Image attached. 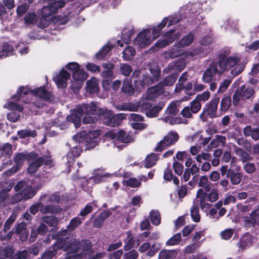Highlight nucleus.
Masks as SVG:
<instances>
[{
    "mask_svg": "<svg viewBox=\"0 0 259 259\" xmlns=\"http://www.w3.org/2000/svg\"><path fill=\"white\" fill-rule=\"evenodd\" d=\"M17 134L20 139H25L26 137L34 138L37 135L35 130L28 129L19 130L17 132Z\"/></svg>",
    "mask_w": 259,
    "mask_h": 259,
    "instance_id": "c9c22d12",
    "label": "nucleus"
},
{
    "mask_svg": "<svg viewBox=\"0 0 259 259\" xmlns=\"http://www.w3.org/2000/svg\"><path fill=\"white\" fill-rule=\"evenodd\" d=\"M113 47L110 45H105L96 54V57L98 60L103 59L109 52L112 49Z\"/></svg>",
    "mask_w": 259,
    "mask_h": 259,
    "instance_id": "c03bdc74",
    "label": "nucleus"
},
{
    "mask_svg": "<svg viewBox=\"0 0 259 259\" xmlns=\"http://www.w3.org/2000/svg\"><path fill=\"white\" fill-rule=\"evenodd\" d=\"M255 93L253 89L251 88H246L244 85L237 89L233 96V104L234 106L237 105L240 100H245L251 98Z\"/></svg>",
    "mask_w": 259,
    "mask_h": 259,
    "instance_id": "6e6552de",
    "label": "nucleus"
},
{
    "mask_svg": "<svg viewBox=\"0 0 259 259\" xmlns=\"http://www.w3.org/2000/svg\"><path fill=\"white\" fill-rule=\"evenodd\" d=\"M78 112H80L82 115L85 114L89 115H97L98 109L97 106L95 103L92 102L91 104H82L78 105L76 107Z\"/></svg>",
    "mask_w": 259,
    "mask_h": 259,
    "instance_id": "dca6fc26",
    "label": "nucleus"
},
{
    "mask_svg": "<svg viewBox=\"0 0 259 259\" xmlns=\"http://www.w3.org/2000/svg\"><path fill=\"white\" fill-rule=\"evenodd\" d=\"M172 167L175 174L178 176H181L183 174L184 170V166L178 161H175L173 163Z\"/></svg>",
    "mask_w": 259,
    "mask_h": 259,
    "instance_id": "338daca9",
    "label": "nucleus"
},
{
    "mask_svg": "<svg viewBox=\"0 0 259 259\" xmlns=\"http://www.w3.org/2000/svg\"><path fill=\"white\" fill-rule=\"evenodd\" d=\"M154 81V79L152 77L147 74H143L142 79L136 80L135 81V86L139 85L141 88H144L145 86H148L151 84Z\"/></svg>",
    "mask_w": 259,
    "mask_h": 259,
    "instance_id": "c85d7f7f",
    "label": "nucleus"
},
{
    "mask_svg": "<svg viewBox=\"0 0 259 259\" xmlns=\"http://www.w3.org/2000/svg\"><path fill=\"white\" fill-rule=\"evenodd\" d=\"M108 137L112 140H115L118 142L123 143H130L134 141V139L130 134L123 130L117 131L115 130H112L106 133Z\"/></svg>",
    "mask_w": 259,
    "mask_h": 259,
    "instance_id": "9d476101",
    "label": "nucleus"
},
{
    "mask_svg": "<svg viewBox=\"0 0 259 259\" xmlns=\"http://www.w3.org/2000/svg\"><path fill=\"white\" fill-rule=\"evenodd\" d=\"M25 159L28 162H31L28 165L27 171L29 174H34L39 167L43 164L50 165L53 160L50 155H44L38 157V153L34 151L25 153Z\"/></svg>",
    "mask_w": 259,
    "mask_h": 259,
    "instance_id": "f03ea898",
    "label": "nucleus"
},
{
    "mask_svg": "<svg viewBox=\"0 0 259 259\" xmlns=\"http://www.w3.org/2000/svg\"><path fill=\"white\" fill-rule=\"evenodd\" d=\"M158 249V248L156 247L155 244L151 246L150 244L148 242L143 243L139 248V251L141 253H144L148 250L146 255L149 257L154 256Z\"/></svg>",
    "mask_w": 259,
    "mask_h": 259,
    "instance_id": "aec40b11",
    "label": "nucleus"
},
{
    "mask_svg": "<svg viewBox=\"0 0 259 259\" xmlns=\"http://www.w3.org/2000/svg\"><path fill=\"white\" fill-rule=\"evenodd\" d=\"M168 22L167 24V26L169 27L173 24L172 20H168L167 17H165L163 19L161 22L158 25L153 27L152 29V33L155 36H158L161 32L162 29L165 26L167 23Z\"/></svg>",
    "mask_w": 259,
    "mask_h": 259,
    "instance_id": "393cba45",
    "label": "nucleus"
},
{
    "mask_svg": "<svg viewBox=\"0 0 259 259\" xmlns=\"http://www.w3.org/2000/svg\"><path fill=\"white\" fill-rule=\"evenodd\" d=\"M48 6H44L41 10L40 16L44 18H48L50 16L57 12L58 9L64 7L65 1L63 0H48Z\"/></svg>",
    "mask_w": 259,
    "mask_h": 259,
    "instance_id": "7ed1b4c3",
    "label": "nucleus"
},
{
    "mask_svg": "<svg viewBox=\"0 0 259 259\" xmlns=\"http://www.w3.org/2000/svg\"><path fill=\"white\" fill-rule=\"evenodd\" d=\"M62 249L57 238L56 241L41 255L42 259H52L61 253Z\"/></svg>",
    "mask_w": 259,
    "mask_h": 259,
    "instance_id": "4468645a",
    "label": "nucleus"
},
{
    "mask_svg": "<svg viewBox=\"0 0 259 259\" xmlns=\"http://www.w3.org/2000/svg\"><path fill=\"white\" fill-rule=\"evenodd\" d=\"M181 240V234L180 233H178L173 235L170 239L166 242L167 245H175L178 244Z\"/></svg>",
    "mask_w": 259,
    "mask_h": 259,
    "instance_id": "864d4df0",
    "label": "nucleus"
},
{
    "mask_svg": "<svg viewBox=\"0 0 259 259\" xmlns=\"http://www.w3.org/2000/svg\"><path fill=\"white\" fill-rule=\"evenodd\" d=\"M62 251L76 253L79 250V239L65 237L58 238Z\"/></svg>",
    "mask_w": 259,
    "mask_h": 259,
    "instance_id": "39448f33",
    "label": "nucleus"
},
{
    "mask_svg": "<svg viewBox=\"0 0 259 259\" xmlns=\"http://www.w3.org/2000/svg\"><path fill=\"white\" fill-rule=\"evenodd\" d=\"M179 139V136L177 132H168L163 139L157 143L154 150L156 152H161L167 147L175 145Z\"/></svg>",
    "mask_w": 259,
    "mask_h": 259,
    "instance_id": "423d86ee",
    "label": "nucleus"
},
{
    "mask_svg": "<svg viewBox=\"0 0 259 259\" xmlns=\"http://www.w3.org/2000/svg\"><path fill=\"white\" fill-rule=\"evenodd\" d=\"M31 91L32 90H30L28 87H20L18 89L17 93L14 95L12 98L13 100L19 101L22 95H28L30 93H31Z\"/></svg>",
    "mask_w": 259,
    "mask_h": 259,
    "instance_id": "2f4dec72",
    "label": "nucleus"
},
{
    "mask_svg": "<svg viewBox=\"0 0 259 259\" xmlns=\"http://www.w3.org/2000/svg\"><path fill=\"white\" fill-rule=\"evenodd\" d=\"M210 97V93L208 91H205L200 94H198L196 97L195 100L197 102L201 103V102H204L207 101Z\"/></svg>",
    "mask_w": 259,
    "mask_h": 259,
    "instance_id": "e2e57ef3",
    "label": "nucleus"
},
{
    "mask_svg": "<svg viewBox=\"0 0 259 259\" xmlns=\"http://www.w3.org/2000/svg\"><path fill=\"white\" fill-rule=\"evenodd\" d=\"M149 33V31L148 30H144L140 32L134 40V45L141 48L149 45L150 44L149 39L148 38Z\"/></svg>",
    "mask_w": 259,
    "mask_h": 259,
    "instance_id": "f3484780",
    "label": "nucleus"
},
{
    "mask_svg": "<svg viewBox=\"0 0 259 259\" xmlns=\"http://www.w3.org/2000/svg\"><path fill=\"white\" fill-rule=\"evenodd\" d=\"M164 92L163 88L158 83L154 87L149 88L147 90V98L148 100H154L160 95L163 94Z\"/></svg>",
    "mask_w": 259,
    "mask_h": 259,
    "instance_id": "6ab92c4d",
    "label": "nucleus"
},
{
    "mask_svg": "<svg viewBox=\"0 0 259 259\" xmlns=\"http://www.w3.org/2000/svg\"><path fill=\"white\" fill-rule=\"evenodd\" d=\"M15 219L16 217L12 214L6 220L3 228V231L4 233H6L8 230H10L12 224L15 220Z\"/></svg>",
    "mask_w": 259,
    "mask_h": 259,
    "instance_id": "680f3d73",
    "label": "nucleus"
},
{
    "mask_svg": "<svg viewBox=\"0 0 259 259\" xmlns=\"http://www.w3.org/2000/svg\"><path fill=\"white\" fill-rule=\"evenodd\" d=\"M219 101V97L217 96H214L209 102L206 104L203 109V113L201 114L200 116H202L203 114L205 113L210 118L216 117Z\"/></svg>",
    "mask_w": 259,
    "mask_h": 259,
    "instance_id": "9b49d317",
    "label": "nucleus"
},
{
    "mask_svg": "<svg viewBox=\"0 0 259 259\" xmlns=\"http://www.w3.org/2000/svg\"><path fill=\"white\" fill-rule=\"evenodd\" d=\"M232 100L230 96H225L220 103V110L223 113L227 112L231 106Z\"/></svg>",
    "mask_w": 259,
    "mask_h": 259,
    "instance_id": "c756f323",
    "label": "nucleus"
},
{
    "mask_svg": "<svg viewBox=\"0 0 259 259\" xmlns=\"http://www.w3.org/2000/svg\"><path fill=\"white\" fill-rule=\"evenodd\" d=\"M95 132H90L86 135L85 132H81L73 136L74 140L79 143L85 141L86 144V150H91L95 148L98 144V142L96 140Z\"/></svg>",
    "mask_w": 259,
    "mask_h": 259,
    "instance_id": "0eeeda50",
    "label": "nucleus"
},
{
    "mask_svg": "<svg viewBox=\"0 0 259 259\" xmlns=\"http://www.w3.org/2000/svg\"><path fill=\"white\" fill-rule=\"evenodd\" d=\"M158 159V157L156 154L151 153L148 155L145 158L144 162V167L147 168H150L154 166L156 161Z\"/></svg>",
    "mask_w": 259,
    "mask_h": 259,
    "instance_id": "cd10ccee",
    "label": "nucleus"
},
{
    "mask_svg": "<svg viewBox=\"0 0 259 259\" xmlns=\"http://www.w3.org/2000/svg\"><path fill=\"white\" fill-rule=\"evenodd\" d=\"M228 55L229 53L227 51H222L218 55V61L212 62L209 64L202 75V80L204 82L209 83L212 81L213 75H222L239 62V57H228Z\"/></svg>",
    "mask_w": 259,
    "mask_h": 259,
    "instance_id": "f257e3e1",
    "label": "nucleus"
},
{
    "mask_svg": "<svg viewBox=\"0 0 259 259\" xmlns=\"http://www.w3.org/2000/svg\"><path fill=\"white\" fill-rule=\"evenodd\" d=\"M88 77V74L84 71L83 69L80 68L76 72H73L72 74L73 78L82 83L87 79Z\"/></svg>",
    "mask_w": 259,
    "mask_h": 259,
    "instance_id": "58836bf2",
    "label": "nucleus"
},
{
    "mask_svg": "<svg viewBox=\"0 0 259 259\" xmlns=\"http://www.w3.org/2000/svg\"><path fill=\"white\" fill-rule=\"evenodd\" d=\"M26 232V224L22 222L20 223H19L17 226L15 228V230L14 232L13 231H10L6 235V237H4L5 239L10 240L13 234V233H15V234L17 235H20L21 234H24Z\"/></svg>",
    "mask_w": 259,
    "mask_h": 259,
    "instance_id": "a878e982",
    "label": "nucleus"
},
{
    "mask_svg": "<svg viewBox=\"0 0 259 259\" xmlns=\"http://www.w3.org/2000/svg\"><path fill=\"white\" fill-rule=\"evenodd\" d=\"M120 70L121 73L126 76H129L132 72V67L126 63L120 64Z\"/></svg>",
    "mask_w": 259,
    "mask_h": 259,
    "instance_id": "4d7b16f0",
    "label": "nucleus"
},
{
    "mask_svg": "<svg viewBox=\"0 0 259 259\" xmlns=\"http://www.w3.org/2000/svg\"><path fill=\"white\" fill-rule=\"evenodd\" d=\"M126 115L124 113L112 114L110 117V119L107 120L106 125L113 127L118 126L121 121L126 118Z\"/></svg>",
    "mask_w": 259,
    "mask_h": 259,
    "instance_id": "4be33fe9",
    "label": "nucleus"
},
{
    "mask_svg": "<svg viewBox=\"0 0 259 259\" xmlns=\"http://www.w3.org/2000/svg\"><path fill=\"white\" fill-rule=\"evenodd\" d=\"M240 167L235 170L232 168H228L227 165H222L220 168L221 174L222 176L226 175V177L230 179L231 183L233 185H237L240 183L242 179V173L238 172Z\"/></svg>",
    "mask_w": 259,
    "mask_h": 259,
    "instance_id": "20e7f679",
    "label": "nucleus"
},
{
    "mask_svg": "<svg viewBox=\"0 0 259 259\" xmlns=\"http://www.w3.org/2000/svg\"><path fill=\"white\" fill-rule=\"evenodd\" d=\"M149 70L151 73L152 74V78L155 81H157L160 76L161 70L160 68L157 66H153L150 68Z\"/></svg>",
    "mask_w": 259,
    "mask_h": 259,
    "instance_id": "6e6d98bb",
    "label": "nucleus"
},
{
    "mask_svg": "<svg viewBox=\"0 0 259 259\" xmlns=\"http://www.w3.org/2000/svg\"><path fill=\"white\" fill-rule=\"evenodd\" d=\"M12 146L9 143H6L1 148L2 154L3 155L10 157L12 154Z\"/></svg>",
    "mask_w": 259,
    "mask_h": 259,
    "instance_id": "5fc2aeb1",
    "label": "nucleus"
},
{
    "mask_svg": "<svg viewBox=\"0 0 259 259\" xmlns=\"http://www.w3.org/2000/svg\"><path fill=\"white\" fill-rule=\"evenodd\" d=\"M31 94L44 101H49L52 97L51 93L47 90L45 86H41L32 90Z\"/></svg>",
    "mask_w": 259,
    "mask_h": 259,
    "instance_id": "a211bd4d",
    "label": "nucleus"
},
{
    "mask_svg": "<svg viewBox=\"0 0 259 259\" xmlns=\"http://www.w3.org/2000/svg\"><path fill=\"white\" fill-rule=\"evenodd\" d=\"M82 117V114L78 112V110L76 107L73 109V113L70 115L67 116V119L69 122L74 123L75 127L77 128L80 126Z\"/></svg>",
    "mask_w": 259,
    "mask_h": 259,
    "instance_id": "412c9836",
    "label": "nucleus"
},
{
    "mask_svg": "<svg viewBox=\"0 0 259 259\" xmlns=\"http://www.w3.org/2000/svg\"><path fill=\"white\" fill-rule=\"evenodd\" d=\"M62 249L57 238L56 241L41 255L42 259H52L61 253Z\"/></svg>",
    "mask_w": 259,
    "mask_h": 259,
    "instance_id": "ddd939ff",
    "label": "nucleus"
},
{
    "mask_svg": "<svg viewBox=\"0 0 259 259\" xmlns=\"http://www.w3.org/2000/svg\"><path fill=\"white\" fill-rule=\"evenodd\" d=\"M136 51L134 48L127 46L122 52V58L125 61H131L135 56Z\"/></svg>",
    "mask_w": 259,
    "mask_h": 259,
    "instance_id": "473e14b6",
    "label": "nucleus"
},
{
    "mask_svg": "<svg viewBox=\"0 0 259 259\" xmlns=\"http://www.w3.org/2000/svg\"><path fill=\"white\" fill-rule=\"evenodd\" d=\"M87 90L91 93H94L98 91V84L96 81L88 80L87 82Z\"/></svg>",
    "mask_w": 259,
    "mask_h": 259,
    "instance_id": "0e129e2a",
    "label": "nucleus"
},
{
    "mask_svg": "<svg viewBox=\"0 0 259 259\" xmlns=\"http://www.w3.org/2000/svg\"><path fill=\"white\" fill-rule=\"evenodd\" d=\"M84 219V218H80L78 217H75L72 218L70 221L69 224L67 226V228L69 232H72L75 230L82 224Z\"/></svg>",
    "mask_w": 259,
    "mask_h": 259,
    "instance_id": "f704fd0d",
    "label": "nucleus"
},
{
    "mask_svg": "<svg viewBox=\"0 0 259 259\" xmlns=\"http://www.w3.org/2000/svg\"><path fill=\"white\" fill-rule=\"evenodd\" d=\"M244 225L246 227H254L256 224V220L254 216L245 217L244 218Z\"/></svg>",
    "mask_w": 259,
    "mask_h": 259,
    "instance_id": "052dcab7",
    "label": "nucleus"
},
{
    "mask_svg": "<svg viewBox=\"0 0 259 259\" xmlns=\"http://www.w3.org/2000/svg\"><path fill=\"white\" fill-rule=\"evenodd\" d=\"M179 76V72H175L164 77L159 83L161 87H170L174 84Z\"/></svg>",
    "mask_w": 259,
    "mask_h": 259,
    "instance_id": "b1692460",
    "label": "nucleus"
},
{
    "mask_svg": "<svg viewBox=\"0 0 259 259\" xmlns=\"http://www.w3.org/2000/svg\"><path fill=\"white\" fill-rule=\"evenodd\" d=\"M82 152L81 147L79 146H74L72 147L67 154L68 163L70 165L71 163L74 161V159L80 156Z\"/></svg>",
    "mask_w": 259,
    "mask_h": 259,
    "instance_id": "5701e85b",
    "label": "nucleus"
},
{
    "mask_svg": "<svg viewBox=\"0 0 259 259\" xmlns=\"http://www.w3.org/2000/svg\"><path fill=\"white\" fill-rule=\"evenodd\" d=\"M191 215L193 220L197 223L200 221V217L199 213V207L194 205L191 209Z\"/></svg>",
    "mask_w": 259,
    "mask_h": 259,
    "instance_id": "8fccbe9b",
    "label": "nucleus"
},
{
    "mask_svg": "<svg viewBox=\"0 0 259 259\" xmlns=\"http://www.w3.org/2000/svg\"><path fill=\"white\" fill-rule=\"evenodd\" d=\"M13 253V250L10 247H6L0 248L1 259H7L8 257H11L12 258Z\"/></svg>",
    "mask_w": 259,
    "mask_h": 259,
    "instance_id": "49530a36",
    "label": "nucleus"
},
{
    "mask_svg": "<svg viewBox=\"0 0 259 259\" xmlns=\"http://www.w3.org/2000/svg\"><path fill=\"white\" fill-rule=\"evenodd\" d=\"M121 91L123 93L131 95L134 93V88L131 79H125L123 82Z\"/></svg>",
    "mask_w": 259,
    "mask_h": 259,
    "instance_id": "a19ab883",
    "label": "nucleus"
},
{
    "mask_svg": "<svg viewBox=\"0 0 259 259\" xmlns=\"http://www.w3.org/2000/svg\"><path fill=\"white\" fill-rule=\"evenodd\" d=\"M61 208L58 206L54 205H44L42 203V206H41V208H40V211L42 213H58L60 212Z\"/></svg>",
    "mask_w": 259,
    "mask_h": 259,
    "instance_id": "7c9ffc66",
    "label": "nucleus"
},
{
    "mask_svg": "<svg viewBox=\"0 0 259 259\" xmlns=\"http://www.w3.org/2000/svg\"><path fill=\"white\" fill-rule=\"evenodd\" d=\"M180 36V33L179 32H176L175 29H170L163 34V36L165 38L157 40L154 48H156L157 50L165 48L171 44L176 40L179 39Z\"/></svg>",
    "mask_w": 259,
    "mask_h": 259,
    "instance_id": "1a4fd4ad",
    "label": "nucleus"
},
{
    "mask_svg": "<svg viewBox=\"0 0 259 259\" xmlns=\"http://www.w3.org/2000/svg\"><path fill=\"white\" fill-rule=\"evenodd\" d=\"M189 106L191 112L193 114H196L200 110L201 108V104L194 99L190 103Z\"/></svg>",
    "mask_w": 259,
    "mask_h": 259,
    "instance_id": "3c124183",
    "label": "nucleus"
},
{
    "mask_svg": "<svg viewBox=\"0 0 259 259\" xmlns=\"http://www.w3.org/2000/svg\"><path fill=\"white\" fill-rule=\"evenodd\" d=\"M42 221L50 227H55L58 223L57 218L54 216H46L43 217Z\"/></svg>",
    "mask_w": 259,
    "mask_h": 259,
    "instance_id": "09e8293b",
    "label": "nucleus"
},
{
    "mask_svg": "<svg viewBox=\"0 0 259 259\" xmlns=\"http://www.w3.org/2000/svg\"><path fill=\"white\" fill-rule=\"evenodd\" d=\"M112 114L113 112L112 111L108 110L106 108L99 109L97 113V115L103 120L104 124L105 125H106L107 120L110 119Z\"/></svg>",
    "mask_w": 259,
    "mask_h": 259,
    "instance_id": "bb28decb",
    "label": "nucleus"
},
{
    "mask_svg": "<svg viewBox=\"0 0 259 259\" xmlns=\"http://www.w3.org/2000/svg\"><path fill=\"white\" fill-rule=\"evenodd\" d=\"M62 249L57 238L56 241L41 255L42 259H52L61 253Z\"/></svg>",
    "mask_w": 259,
    "mask_h": 259,
    "instance_id": "2eb2a0df",
    "label": "nucleus"
},
{
    "mask_svg": "<svg viewBox=\"0 0 259 259\" xmlns=\"http://www.w3.org/2000/svg\"><path fill=\"white\" fill-rule=\"evenodd\" d=\"M79 249H81L83 252L88 251L91 250L92 251V244L90 240L88 239H82L79 240Z\"/></svg>",
    "mask_w": 259,
    "mask_h": 259,
    "instance_id": "de8ad7c7",
    "label": "nucleus"
},
{
    "mask_svg": "<svg viewBox=\"0 0 259 259\" xmlns=\"http://www.w3.org/2000/svg\"><path fill=\"white\" fill-rule=\"evenodd\" d=\"M24 195V200H27L32 198L35 195V191L31 187H29L21 191Z\"/></svg>",
    "mask_w": 259,
    "mask_h": 259,
    "instance_id": "13d9d810",
    "label": "nucleus"
},
{
    "mask_svg": "<svg viewBox=\"0 0 259 259\" xmlns=\"http://www.w3.org/2000/svg\"><path fill=\"white\" fill-rule=\"evenodd\" d=\"M122 184L123 185L133 188H139L141 186L140 181H138L136 178H130L123 180Z\"/></svg>",
    "mask_w": 259,
    "mask_h": 259,
    "instance_id": "79ce46f5",
    "label": "nucleus"
},
{
    "mask_svg": "<svg viewBox=\"0 0 259 259\" xmlns=\"http://www.w3.org/2000/svg\"><path fill=\"white\" fill-rule=\"evenodd\" d=\"M164 106V104L163 103H159L153 107L150 103L148 102L142 103L141 105V108L145 110L146 116L150 118L157 117Z\"/></svg>",
    "mask_w": 259,
    "mask_h": 259,
    "instance_id": "f8f14e48",
    "label": "nucleus"
},
{
    "mask_svg": "<svg viewBox=\"0 0 259 259\" xmlns=\"http://www.w3.org/2000/svg\"><path fill=\"white\" fill-rule=\"evenodd\" d=\"M235 152L237 155L240 157L243 162L251 161L253 159V158L247 152L240 147H236L235 148Z\"/></svg>",
    "mask_w": 259,
    "mask_h": 259,
    "instance_id": "72a5a7b5",
    "label": "nucleus"
},
{
    "mask_svg": "<svg viewBox=\"0 0 259 259\" xmlns=\"http://www.w3.org/2000/svg\"><path fill=\"white\" fill-rule=\"evenodd\" d=\"M150 220L153 225H159L161 222V218L159 211L152 210L150 213Z\"/></svg>",
    "mask_w": 259,
    "mask_h": 259,
    "instance_id": "a18cd8bd",
    "label": "nucleus"
},
{
    "mask_svg": "<svg viewBox=\"0 0 259 259\" xmlns=\"http://www.w3.org/2000/svg\"><path fill=\"white\" fill-rule=\"evenodd\" d=\"M198 186L203 188L206 192H209L211 188L210 184H208L207 178L205 176L200 177Z\"/></svg>",
    "mask_w": 259,
    "mask_h": 259,
    "instance_id": "603ef678",
    "label": "nucleus"
},
{
    "mask_svg": "<svg viewBox=\"0 0 259 259\" xmlns=\"http://www.w3.org/2000/svg\"><path fill=\"white\" fill-rule=\"evenodd\" d=\"M85 67L87 69L92 73H99L101 71L100 67L93 63L88 62Z\"/></svg>",
    "mask_w": 259,
    "mask_h": 259,
    "instance_id": "774afa93",
    "label": "nucleus"
},
{
    "mask_svg": "<svg viewBox=\"0 0 259 259\" xmlns=\"http://www.w3.org/2000/svg\"><path fill=\"white\" fill-rule=\"evenodd\" d=\"M134 29H125L122 31L121 38L125 44H128L131 42L132 36L134 34Z\"/></svg>",
    "mask_w": 259,
    "mask_h": 259,
    "instance_id": "37998d69",
    "label": "nucleus"
},
{
    "mask_svg": "<svg viewBox=\"0 0 259 259\" xmlns=\"http://www.w3.org/2000/svg\"><path fill=\"white\" fill-rule=\"evenodd\" d=\"M25 160H26L25 153H18L15 156L14 161L16 166V169H15V172H16L23 165Z\"/></svg>",
    "mask_w": 259,
    "mask_h": 259,
    "instance_id": "ea45409f",
    "label": "nucleus"
},
{
    "mask_svg": "<svg viewBox=\"0 0 259 259\" xmlns=\"http://www.w3.org/2000/svg\"><path fill=\"white\" fill-rule=\"evenodd\" d=\"M168 54L170 58H176L181 56L182 53V51L178 47L175 46L169 51Z\"/></svg>",
    "mask_w": 259,
    "mask_h": 259,
    "instance_id": "69168bd1",
    "label": "nucleus"
},
{
    "mask_svg": "<svg viewBox=\"0 0 259 259\" xmlns=\"http://www.w3.org/2000/svg\"><path fill=\"white\" fill-rule=\"evenodd\" d=\"M53 81L55 82L57 87L60 89L65 88L67 85V80L61 78L58 76H56L53 78Z\"/></svg>",
    "mask_w": 259,
    "mask_h": 259,
    "instance_id": "bf43d9fd",
    "label": "nucleus"
},
{
    "mask_svg": "<svg viewBox=\"0 0 259 259\" xmlns=\"http://www.w3.org/2000/svg\"><path fill=\"white\" fill-rule=\"evenodd\" d=\"M127 234V241L124 246V249L125 251L129 250L134 247L135 244L136 240L133 237L132 233L131 231H128L126 233Z\"/></svg>",
    "mask_w": 259,
    "mask_h": 259,
    "instance_id": "e433bc0d",
    "label": "nucleus"
},
{
    "mask_svg": "<svg viewBox=\"0 0 259 259\" xmlns=\"http://www.w3.org/2000/svg\"><path fill=\"white\" fill-rule=\"evenodd\" d=\"M195 34L190 32L188 35L184 36L179 42V45L181 47L189 46L194 39Z\"/></svg>",
    "mask_w": 259,
    "mask_h": 259,
    "instance_id": "4c0bfd02",
    "label": "nucleus"
}]
</instances>
